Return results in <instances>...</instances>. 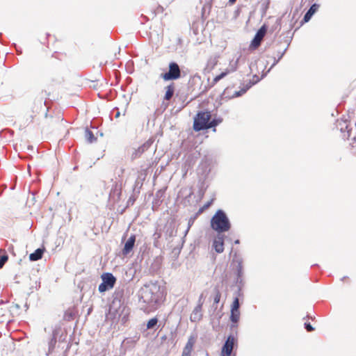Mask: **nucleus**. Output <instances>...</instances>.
I'll use <instances>...</instances> for the list:
<instances>
[{
    "mask_svg": "<svg viewBox=\"0 0 356 356\" xmlns=\"http://www.w3.org/2000/svg\"><path fill=\"white\" fill-rule=\"evenodd\" d=\"M194 341L192 338H190L186 344L184 351L191 353L193 346Z\"/></svg>",
    "mask_w": 356,
    "mask_h": 356,
    "instance_id": "nucleus-29",
    "label": "nucleus"
},
{
    "mask_svg": "<svg viewBox=\"0 0 356 356\" xmlns=\"http://www.w3.org/2000/svg\"><path fill=\"white\" fill-rule=\"evenodd\" d=\"M152 142L149 140L143 143L141 146H140L132 154V159H135L136 158L140 157L142 154H143L145 151H147L150 146L152 145Z\"/></svg>",
    "mask_w": 356,
    "mask_h": 356,
    "instance_id": "nucleus-11",
    "label": "nucleus"
},
{
    "mask_svg": "<svg viewBox=\"0 0 356 356\" xmlns=\"http://www.w3.org/2000/svg\"><path fill=\"white\" fill-rule=\"evenodd\" d=\"M220 122V120H215V119L211 120V121H209V126H208L209 129L212 128V127H215Z\"/></svg>",
    "mask_w": 356,
    "mask_h": 356,
    "instance_id": "nucleus-36",
    "label": "nucleus"
},
{
    "mask_svg": "<svg viewBox=\"0 0 356 356\" xmlns=\"http://www.w3.org/2000/svg\"><path fill=\"white\" fill-rule=\"evenodd\" d=\"M221 294L220 292L216 289V294L213 298V304H218L220 300Z\"/></svg>",
    "mask_w": 356,
    "mask_h": 356,
    "instance_id": "nucleus-35",
    "label": "nucleus"
},
{
    "mask_svg": "<svg viewBox=\"0 0 356 356\" xmlns=\"http://www.w3.org/2000/svg\"><path fill=\"white\" fill-rule=\"evenodd\" d=\"M267 29L265 25H263L257 32L254 39L252 40L251 42V46L253 48H257L262 41L263 38H264L266 33Z\"/></svg>",
    "mask_w": 356,
    "mask_h": 356,
    "instance_id": "nucleus-8",
    "label": "nucleus"
},
{
    "mask_svg": "<svg viewBox=\"0 0 356 356\" xmlns=\"http://www.w3.org/2000/svg\"><path fill=\"white\" fill-rule=\"evenodd\" d=\"M234 243H235V244H238V243H239V240H236V241H234Z\"/></svg>",
    "mask_w": 356,
    "mask_h": 356,
    "instance_id": "nucleus-43",
    "label": "nucleus"
},
{
    "mask_svg": "<svg viewBox=\"0 0 356 356\" xmlns=\"http://www.w3.org/2000/svg\"><path fill=\"white\" fill-rule=\"evenodd\" d=\"M239 307H240L239 300H238V298L236 297L234 298V300L232 302L231 310H234V311L237 310L238 311V310H239Z\"/></svg>",
    "mask_w": 356,
    "mask_h": 356,
    "instance_id": "nucleus-33",
    "label": "nucleus"
},
{
    "mask_svg": "<svg viewBox=\"0 0 356 356\" xmlns=\"http://www.w3.org/2000/svg\"><path fill=\"white\" fill-rule=\"evenodd\" d=\"M213 246L218 253H222L224 250V236L220 234L214 239Z\"/></svg>",
    "mask_w": 356,
    "mask_h": 356,
    "instance_id": "nucleus-10",
    "label": "nucleus"
},
{
    "mask_svg": "<svg viewBox=\"0 0 356 356\" xmlns=\"http://www.w3.org/2000/svg\"><path fill=\"white\" fill-rule=\"evenodd\" d=\"M8 257L4 253L3 255L0 256V268H1L5 263L8 261Z\"/></svg>",
    "mask_w": 356,
    "mask_h": 356,
    "instance_id": "nucleus-34",
    "label": "nucleus"
},
{
    "mask_svg": "<svg viewBox=\"0 0 356 356\" xmlns=\"http://www.w3.org/2000/svg\"><path fill=\"white\" fill-rule=\"evenodd\" d=\"M211 227L218 234L228 232L231 222L224 211L219 209L211 220Z\"/></svg>",
    "mask_w": 356,
    "mask_h": 356,
    "instance_id": "nucleus-2",
    "label": "nucleus"
},
{
    "mask_svg": "<svg viewBox=\"0 0 356 356\" xmlns=\"http://www.w3.org/2000/svg\"><path fill=\"white\" fill-rule=\"evenodd\" d=\"M61 328L60 326L58 327H55V328L53 330V332H52V337L49 343V351H52L55 347V345L56 343V338H57V335L58 334V333L60 332Z\"/></svg>",
    "mask_w": 356,
    "mask_h": 356,
    "instance_id": "nucleus-15",
    "label": "nucleus"
},
{
    "mask_svg": "<svg viewBox=\"0 0 356 356\" xmlns=\"http://www.w3.org/2000/svg\"><path fill=\"white\" fill-rule=\"evenodd\" d=\"M220 122V120H215V119L211 120V121H209V126H208L209 129L212 128V127H215Z\"/></svg>",
    "mask_w": 356,
    "mask_h": 356,
    "instance_id": "nucleus-38",
    "label": "nucleus"
},
{
    "mask_svg": "<svg viewBox=\"0 0 356 356\" xmlns=\"http://www.w3.org/2000/svg\"><path fill=\"white\" fill-rule=\"evenodd\" d=\"M85 138L87 142L89 143H92L97 140V138L95 137L92 131L88 129L85 130Z\"/></svg>",
    "mask_w": 356,
    "mask_h": 356,
    "instance_id": "nucleus-25",
    "label": "nucleus"
},
{
    "mask_svg": "<svg viewBox=\"0 0 356 356\" xmlns=\"http://www.w3.org/2000/svg\"><path fill=\"white\" fill-rule=\"evenodd\" d=\"M239 318H240V312L239 310H236V311H234V310H231V316H230V320L232 321V322L233 323H238V321H239Z\"/></svg>",
    "mask_w": 356,
    "mask_h": 356,
    "instance_id": "nucleus-26",
    "label": "nucleus"
},
{
    "mask_svg": "<svg viewBox=\"0 0 356 356\" xmlns=\"http://www.w3.org/2000/svg\"><path fill=\"white\" fill-rule=\"evenodd\" d=\"M227 74H229V72H227L226 70H225L224 72H222V73H220L219 75L216 76L213 80V82H212V86H213L214 85H216L220 80H221L222 79H223L224 77H225Z\"/></svg>",
    "mask_w": 356,
    "mask_h": 356,
    "instance_id": "nucleus-28",
    "label": "nucleus"
},
{
    "mask_svg": "<svg viewBox=\"0 0 356 356\" xmlns=\"http://www.w3.org/2000/svg\"><path fill=\"white\" fill-rule=\"evenodd\" d=\"M350 123L347 121V120H337V128L341 131V133H344L343 135L347 134L348 129H350Z\"/></svg>",
    "mask_w": 356,
    "mask_h": 356,
    "instance_id": "nucleus-16",
    "label": "nucleus"
},
{
    "mask_svg": "<svg viewBox=\"0 0 356 356\" xmlns=\"http://www.w3.org/2000/svg\"><path fill=\"white\" fill-rule=\"evenodd\" d=\"M239 58H238L236 60H232L229 63L228 67L225 70L227 72H229V74L236 71L238 68Z\"/></svg>",
    "mask_w": 356,
    "mask_h": 356,
    "instance_id": "nucleus-24",
    "label": "nucleus"
},
{
    "mask_svg": "<svg viewBox=\"0 0 356 356\" xmlns=\"http://www.w3.org/2000/svg\"><path fill=\"white\" fill-rule=\"evenodd\" d=\"M121 184L115 183L111 190L109 198L113 201H118L121 195Z\"/></svg>",
    "mask_w": 356,
    "mask_h": 356,
    "instance_id": "nucleus-12",
    "label": "nucleus"
},
{
    "mask_svg": "<svg viewBox=\"0 0 356 356\" xmlns=\"http://www.w3.org/2000/svg\"><path fill=\"white\" fill-rule=\"evenodd\" d=\"M166 238L171 237L175 235V225L173 222H168L162 228Z\"/></svg>",
    "mask_w": 356,
    "mask_h": 356,
    "instance_id": "nucleus-14",
    "label": "nucleus"
},
{
    "mask_svg": "<svg viewBox=\"0 0 356 356\" xmlns=\"http://www.w3.org/2000/svg\"><path fill=\"white\" fill-rule=\"evenodd\" d=\"M124 289H118L115 290L113 294V300L111 305V309H114L115 312H118V309L124 304Z\"/></svg>",
    "mask_w": 356,
    "mask_h": 356,
    "instance_id": "nucleus-6",
    "label": "nucleus"
},
{
    "mask_svg": "<svg viewBox=\"0 0 356 356\" xmlns=\"http://www.w3.org/2000/svg\"><path fill=\"white\" fill-rule=\"evenodd\" d=\"M195 218H196V216H193V217H191L189 218V220L188 221V227H187L186 230L185 231V236L188 234V232H189V229H191V227L194 224V222L195 220Z\"/></svg>",
    "mask_w": 356,
    "mask_h": 356,
    "instance_id": "nucleus-32",
    "label": "nucleus"
},
{
    "mask_svg": "<svg viewBox=\"0 0 356 356\" xmlns=\"http://www.w3.org/2000/svg\"><path fill=\"white\" fill-rule=\"evenodd\" d=\"M305 328L307 330V332H312L314 330V328L312 326V325L309 323H305Z\"/></svg>",
    "mask_w": 356,
    "mask_h": 356,
    "instance_id": "nucleus-39",
    "label": "nucleus"
},
{
    "mask_svg": "<svg viewBox=\"0 0 356 356\" xmlns=\"http://www.w3.org/2000/svg\"><path fill=\"white\" fill-rule=\"evenodd\" d=\"M286 51V49H285L282 52H279L278 54V59H281L282 56L284 55L285 52Z\"/></svg>",
    "mask_w": 356,
    "mask_h": 356,
    "instance_id": "nucleus-40",
    "label": "nucleus"
},
{
    "mask_svg": "<svg viewBox=\"0 0 356 356\" xmlns=\"http://www.w3.org/2000/svg\"><path fill=\"white\" fill-rule=\"evenodd\" d=\"M158 319L156 318H151L147 323V329H153L157 324Z\"/></svg>",
    "mask_w": 356,
    "mask_h": 356,
    "instance_id": "nucleus-30",
    "label": "nucleus"
},
{
    "mask_svg": "<svg viewBox=\"0 0 356 356\" xmlns=\"http://www.w3.org/2000/svg\"><path fill=\"white\" fill-rule=\"evenodd\" d=\"M168 72L161 74V77L165 81L177 80L181 77V70L179 65L175 62L169 63Z\"/></svg>",
    "mask_w": 356,
    "mask_h": 356,
    "instance_id": "nucleus-4",
    "label": "nucleus"
},
{
    "mask_svg": "<svg viewBox=\"0 0 356 356\" xmlns=\"http://www.w3.org/2000/svg\"><path fill=\"white\" fill-rule=\"evenodd\" d=\"M201 311H202V305H198L197 307H195V308L193 311V313L191 314V317H190L191 321L192 322H196L201 319V318H202Z\"/></svg>",
    "mask_w": 356,
    "mask_h": 356,
    "instance_id": "nucleus-17",
    "label": "nucleus"
},
{
    "mask_svg": "<svg viewBox=\"0 0 356 356\" xmlns=\"http://www.w3.org/2000/svg\"><path fill=\"white\" fill-rule=\"evenodd\" d=\"M163 230L161 225H158L156 227L155 232L153 234V238H154V244L155 246L157 245V243L159 241V239L161 237L163 234Z\"/></svg>",
    "mask_w": 356,
    "mask_h": 356,
    "instance_id": "nucleus-22",
    "label": "nucleus"
},
{
    "mask_svg": "<svg viewBox=\"0 0 356 356\" xmlns=\"http://www.w3.org/2000/svg\"><path fill=\"white\" fill-rule=\"evenodd\" d=\"M43 252L44 251L42 249H40V248L37 249L34 252L31 253L29 255L30 260L35 261H38V260L40 259L42 257Z\"/></svg>",
    "mask_w": 356,
    "mask_h": 356,
    "instance_id": "nucleus-21",
    "label": "nucleus"
},
{
    "mask_svg": "<svg viewBox=\"0 0 356 356\" xmlns=\"http://www.w3.org/2000/svg\"><path fill=\"white\" fill-rule=\"evenodd\" d=\"M211 113L209 111L199 112L194 119L193 129L196 131L209 129V123L211 119Z\"/></svg>",
    "mask_w": 356,
    "mask_h": 356,
    "instance_id": "nucleus-3",
    "label": "nucleus"
},
{
    "mask_svg": "<svg viewBox=\"0 0 356 356\" xmlns=\"http://www.w3.org/2000/svg\"><path fill=\"white\" fill-rule=\"evenodd\" d=\"M165 94L164 96V99L169 101L173 96L175 92V84L174 83H170L168 86L165 87Z\"/></svg>",
    "mask_w": 356,
    "mask_h": 356,
    "instance_id": "nucleus-20",
    "label": "nucleus"
},
{
    "mask_svg": "<svg viewBox=\"0 0 356 356\" xmlns=\"http://www.w3.org/2000/svg\"><path fill=\"white\" fill-rule=\"evenodd\" d=\"M136 242V236L134 234H131L127 242L124 244V247L122 250V254L124 255H127L133 249L134 244Z\"/></svg>",
    "mask_w": 356,
    "mask_h": 356,
    "instance_id": "nucleus-13",
    "label": "nucleus"
},
{
    "mask_svg": "<svg viewBox=\"0 0 356 356\" xmlns=\"http://www.w3.org/2000/svg\"><path fill=\"white\" fill-rule=\"evenodd\" d=\"M46 101L44 100V95L42 92L37 96L33 102V106H32V112L38 113L40 109H42V106L45 105Z\"/></svg>",
    "mask_w": 356,
    "mask_h": 356,
    "instance_id": "nucleus-9",
    "label": "nucleus"
},
{
    "mask_svg": "<svg viewBox=\"0 0 356 356\" xmlns=\"http://www.w3.org/2000/svg\"><path fill=\"white\" fill-rule=\"evenodd\" d=\"M230 2L234 3L236 1V0H229Z\"/></svg>",
    "mask_w": 356,
    "mask_h": 356,
    "instance_id": "nucleus-45",
    "label": "nucleus"
},
{
    "mask_svg": "<svg viewBox=\"0 0 356 356\" xmlns=\"http://www.w3.org/2000/svg\"><path fill=\"white\" fill-rule=\"evenodd\" d=\"M220 122V120H215V119L211 120V121H209V126H208L209 129L212 128V127H215Z\"/></svg>",
    "mask_w": 356,
    "mask_h": 356,
    "instance_id": "nucleus-37",
    "label": "nucleus"
},
{
    "mask_svg": "<svg viewBox=\"0 0 356 356\" xmlns=\"http://www.w3.org/2000/svg\"><path fill=\"white\" fill-rule=\"evenodd\" d=\"M238 265L236 267V271H237V282L239 281V279L243 276V264H242V260L239 259L237 261Z\"/></svg>",
    "mask_w": 356,
    "mask_h": 356,
    "instance_id": "nucleus-27",
    "label": "nucleus"
},
{
    "mask_svg": "<svg viewBox=\"0 0 356 356\" xmlns=\"http://www.w3.org/2000/svg\"><path fill=\"white\" fill-rule=\"evenodd\" d=\"M191 353L184 351L182 352L181 356H191Z\"/></svg>",
    "mask_w": 356,
    "mask_h": 356,
    "instance_id": "nucleus-42",
    "label": "nucleus"
},
{
    "mask_svg": "<svg viewBox=\"0 0 356 356\" xmlns=\"http://www.w3.org/2000/svg\"><path fill=\"white\" fill-rule=\"evenodd\" d=\"M141 309L145 313L155 311L165 299L163 289L156 282L144 284L138 292Z\"/></svg>",
    "mask_w": 356,
    "mask_h": 356,
    "instance_id": "nucleus-1",
    "label": "nucleus"
},
{
    "mask_svg": "<svg viewBox=\"0 0 356 356\" xmlns=\"http://www.w3.org/2000/svg\"><path fill=\"white\" fill-rule=\"evenodd\" d=\"M76 312L74 309H68L64 314L63 318L65 321H70L74 319Z\"/></svg>",
    "mask_w": 356,
    "mask_h": 356,
    "instance_id": "nucleus-23",
    "label": "nucleus"
},
{
    "mask_svg": "<svg viewBox=\"0 0 356 356\" xmlns=\"http://www.w3.org/2000/svg\"><path fill=\"white\" fill-rule=\"evenodd\" d=\"M235 339L233 336L230 335L227 339L224 346L222 348L221 356H231L233 350Z\"/></svg>",
    "mask_w": 356,
    "mask_h": 356,
    "instance_id": "nucleus-7",
    "label": "nucleus"
},
{
    "mask_svg": "<svg viewBox=\"0 0 356 356\" xmlns=\"http://www.w3.org/2000/svg\"><path fill=\"white\" fill-rule=\"evenodd\" d=\"M280 59H275L274 60V63H273V65H271V67H270V69L268 70L267 72H268L278 62H279Z\"/></svg>",
    "mask_w": 356,
    "mask_h": 356,
    "instance_id": "nucleus-41",
    "label": "nucleus"
},
{
    "mask_svg": "<svg viewBox=\"0 0 356 356\" xmlns=\"http://www.w3.org/2000/svg\"><path fill=\"white\" fill-rule=\"evenodd\" d=\"M251 87V85L248 86L246 88H242L239 91H236L233 95L234 97H238L246 92V91Z\"/></svg>",
    "mask_w": 356,
    "mask_h": 356,
    "instance_id": "nucleus-31",
    "label": "nucleus"
},
{
    "mask_svg": "<svg viewBox=\"0 0 356 356\" xmlns=\"http://www.w3.org/2000/svg\"><path fill=\"white\" fill-rule=\"evenodd\" d=\"M102 282L99 285L98 290L100 293L105 292L113 288L116 278L112 273H105L102 275Z\"/></svg>",
    "mask_w": 356,
    "mask_h": 356,
    "instance_id": "nucleus-5",
    "label": "nucleus"
},
{
    "mask_svg": "<svg viewBox=\"0 0 356 356\" xmlns=\"http://www.w3.org/2000/svg\"><path fill=\"white\" fill-rule=\"evenodd\" d=\"M343 137H346L348 140L352 141V145L356 142V122L355 123L354 127H350V129L348 130L347 134L343 135Z\"/></svg>",
    "mask_w": 356,
    "mask_h": 356,
    "instance_id": "nucleus-19",
    "label": "nucleus"
},
{
    "mask_svg": "<svg viewBox=\"0 0 356 356\" xmlns=\"http://www.w3.org/2000/svg\"><path fill=\"white\" fill-rule=\"evenodd\" d=\"M119 115H120V113H119V112H117V113H116V115H115V118H118Z\"/></svg>",
    "mask_w": 356,
    "mask_h": 356,
    "instance_id": "nucleus-44",
    "label": "nucleus"
},
{
    "mask_svg": "<svg viewBox=\"0 0 356 356\" xmlns=\"http://www.w3.org/2000/svg\"><path fill=\"white\" fill-rule=\"evenodd\" d=\"M319 6L316 3L313 4L309 9L307 10V12L305 13L303 17V21L305 22H307L309 21L312 15L317 11Z\"/></svg>",
    "mask_w": 356,
    "mask_h": 356,
    "instance_id": "nucleus-18",
    "label": "nucleus"
}]
</instances>
